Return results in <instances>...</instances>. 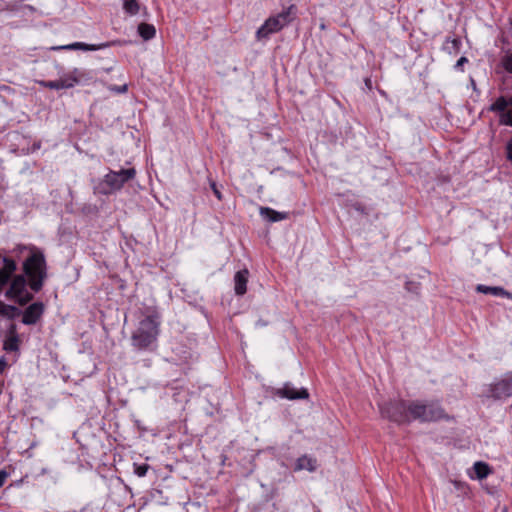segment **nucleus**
<instances>
[{
	"label": "nucleus",
	"instance_id": "obj_1",
	"mask_svg": "<svg viewBox=\"0 0 512 512\" xmlns=\"http://www.w3.org/2000/svg\"><path fill=\"white\" fill-rule=\"evenodd\" d=\"M160 314L153 310L139 322V326L132 334V345L139 350L148 349L156 342L159 335Z\"/></svg>",
	"mask_w": 512,
	"mask_h": 512
},
{
	"label": "nucleus",
	"instance_id": "obj_2",
	"mask_svg": "<svg viewBox=\"0 0 512 512\" xmlns=\"http://www.w3.org/2000/svg\"><path fill=\"white\" fill-rule=\"evenodd\" d=\"M23 271L29 279L31 290L39 292L47 278V264L44 253L33 247L31 254L23 263Z\"/></svg>",
	"mask_w": 512,
	"mask_h": 512
},
{
	"label": "nucleus",
	"instance_id": "obj_3",
	"mask_svg": "<svg viewBox=\"0 0 512 512\" xmlns=\"http://www.w3.org/2000/svg\"><path fill=\"white\" fill-rule=\"evenodd\" d=\"M410 415L412 421L434 422L446 418L444 409L434 401H410Z\"/></svg>",
	"mask_w": 512,
	"mask_h": 512
},
{
	"label": "nucleus",
	"instance_id": "obj_4",
	"mask_svg": "<svg viewBox=\"0 0 512 512\" xmlns=\"http://www.w3.org/2000/svg\"><path fill=\"white\" fill-rule=\"evenodd\" d=\"M410 401L399 399L381 404L379 406L381 416L397 424L411 423Z\"/></svg>",
	"mask_w": 512,
	"mask_h": 512
},
{
	"label": "nucleus",
	"instance_id": "obj_5",
	"mask_svg": "<svg viewBox=\"0 0 512 512\" xmlns=\"http://www.w3.org/2000/svg\"><path fill=\"white\" fill-rule=\"evenodd\" d=\"M136 170L134 168L121 169L120 171L109 170L99 184V193L109 195L119 191L125 183L134 179Z\"/></svg>",
	"mask_w": 512,
	"mask_h": 512
},
{
	"label": "nucleus",
	"instance_id": "obj_6",
	"mask_svg": "<svg viewBox=\"0 0 512 512\" xmlns=\"http://www.w3.org/2000/svg\"><path fill=\"white\" fill-rule=\"evenodd\" d=\"M294 6L291 5L286 11L279 13L277 16L268 18L265 23L257 30V38H267L270 34L280 31L288 23L291 22V12Z\"/></svg>",
	"mask_w": 512,
	"mask_h": 512
},
{
	"label": "nucleus",
	"instance_id": "obj_7",
	"mask_svg": "<svg viewBox=\"0 0 512 512\" xmlns=\"http://www.w3.org/2000/svg\"><path fill=\"white\" fill-rule=\"evenodd\" d=\"M512 396V371L505 373L489 385L487 397L501 400Z\"/></svg>",
	"mask_w": 512,
	"mask_h": 512
},
{
	"label": "nucleus",
	"instance_id": "obj_8",
	"mask_svg": "<svg viewBox=\"0 0 512 512\" xmlns=\"http://www.w3.org/2000/svg\"><path fill=\"white\" fill-rule=\"evenodd\" d=\"M17 264L12 258L0 256V292L16 271Z\"/></svg>",
	"mask_w": 512,
	"mask_h": 512
},
{
	"label": "nucleus",
	"instance_id": "obj_9",
	"mask_svg": "<svg viewBox=\"0 0 512 512\" xmlns=\"http://www.w3.org/2000/svg\"><path fill=\"white\" fill-rule=\"evenodd\" d=\"M275 395L289 400L307 399L309 397L307 389L301 388L297 390L289 383H286L282 388L276 389Z\"/></svg>",
	"mask_w": 512,
	"mask_h": 512
},
{
	"label": "nucleus",
	"instance_id": "obj_10",
	"mask_svg": "<svg viewBox=\"0 0 512 512\" xmlns=\"http://www.w3.org/2000/svg\"><path fill=\"white\" fill-rule=\"evenodd\" d=\"M44 312V305L41 302L32 303L23 313L22 323L25 325H34L41 318Z\"/></svg>",
	"mask_w": 512,
	"mask_h": 512
},
{
	"label": "nucleus",
	"instance_id": "obj_11",
	"mask_svg": "<svg viewBox=\"0 0 512 512\" xmlns=\"http://www.w3.org/2000/svg\"><path fill=\"white\" fill-rule=\"evenodd\" d=\"M113 44H114V42H106V43H101V44H98V45L86 44V43H83V42H74V43L68 44V45L52 47L51 49L52 50H62L63 49V50L96 51V50H99V49H103V48L109 47V46H111Z\"/></svg>",
	"mask_w": 512,
	"mask_h": 512
},
{
	"label": "nucleus",
	"instance_id": "obj_12",
	"mask_svg": "<svg viewBox=\"0 0 512 512\" xmlns=\"http://www.w3.org/2000/svg\"><path fill=\"white\" fill-rule=\"evenodd\" d=\"M26 284L27 281L24 275H16L13 278L9 289L6 291V297L11 299L19 297L24 293Z\"/></svg>",
	"mask_w": 512,
	"mask_h": 512
},
{
	"label": "nucleus",
	"instance_id": "obj_13",
	"mask_svg": "<svg viewBox=\"0 0 512 512\" xmlns=\"http://www.w3.org/2000/svg\"><path fill=\"white\" fill-rule=\"evenodd\" d=\"M69 77L73 83V87L79 84H89L93 81V75L90 71L74 68L70 73Z\"/></svg>",
	"mask_w": 512,
	"mask_h": 512
},
{
	"label": "nucleus",
	"instance_id": "obj_14",
	"mask_svg": "<svg viewBox=\"0 0 512 512\" xmlns=\"http://www.w3.org/2000/svg\"><path fill=\"white\" fill-rule=\"evenodd\" d=\"M248 276L249 271L247 269H243L236 272L234 276V290L237 295H244L246 293Z\"/></svg>",
	"mask_w": 512,
	"mask_h": 512
},
{
	"label": "nucleus",
	"instance_id": "obj_15",
	"mask_svg": "<svg viewBox=\"0 0 512 512\" xmlns=\"http://www.w3.org/2000/svg\"><path fill=\"white\" fill-rule=\"evenodd\" d=\"M318 467V463L316 458L308 456V455H302L296 460L294 470L295 471H301V470H307L309 472H314Z\"/></svg>",
	"mask_w": 512,
	"mask_h": 512
},
{
	"label": "nucleus",
	"instance_id": "obj_16",
	"mask_svg": "<svg viewBox=\"0 0 512 512\" xmlns=\"http://www.w3.org/2000/svg\"><path fill=\"white\" fill-rule=\"evenodd\" d=\"M40 84L49 89H69L73 87V83L70 80L69 74L65 77L54 81H41Z\"/></svg>",
	"mask_w": 512,
	"mask_h": 512
},
{
	"label": "nucleus",
	"instance_id": "obj_17",
	"mask_svg": "<svg viewBox=\"0 0 512 512\" xmlns=\"http://www.w3.org/2000/svg\"><path fill=\"white\" fill-rule=\"evenodd\" d=\"M476 290H477V292H480V293H483V294H491V295H494V296H502V297H507V298H511L512 299V294L510 292L506 291L502 287L486 286V285L479 284L476 287Z\"/></svg>",
	"mask_w": 512,
	"mask_h": 512
},
{
	"label": "nucleus",
	"instance_id": "obj_18",
	"mask_svg": "<svg viewBox=\"0 0 512 512\" xmlns=\"http://www.w3.org/2000/svg\"><path fill=\"white\" fill-rule=\"evenodd\" d=\"M260 215L269 220L270 222H278L287 219L289 214L286 212L275 211L269 207H261Z\"/></svg>",
	"mask_w": 512,
	"mask_h": 512
},
{
	"label": "nucleus",
	"instance_id": "obj_19",
	"mask_svg": "<svg viewBox=\"0 0 512 512\" xmlns=\"http://www.w3.org/2000/svg\"><path fill=\"white\" fill-rule=\"evenodd\" d=\"M11 336L4 342L3 349L8 352H15L19 350V337L16 334V326L13 324L10 327Z\"/></svg>",
	"mask_w": 512,
	"mask_h": 512
},
{
	"label": "nucleus",
	"instance_id": "obj_20",
	"mask_svg": "<svg viewBox=\"0 0 512 512\" xmlns=\"http://www.w3.org/2000/svg\"><path fill=\"white\" fill-rule=\"evenodd\" d=\"M474 471L476 474V477L480 480L485 479L488 477L489 474H491L492 470L490 466L482 461H478L474 464Z\"/></svg>",
	"mask_w": 512,
	"mask_h": 512
},
{
	"label": "nucleus",
	"instance_id": "obj_21",
	"mask_svg": "<svg viewBox=\"0 0 512 512\" xmlns=\"http://www.w3.org/2000/svg\"><path fill=\"white\" fill-rule=\"evenodd\" d=\"M138 33L144 40H150L155 36L156 30L152 24L141 23L138 26Z\"/></svg>",
	"mask_w": 512,
	"mask_h": 512
},
{
	"label": "nucleus",
	"instance_id": "obj_22",
	"mask_svg": "<svg viewBox=\"0 0 512 512\" xmlns=\"http://www.w3.org/2000/svg\"><path fill=\"white\" fill-rule=\"evenodd\" d=\"M20 314V310L13 305H7L0 300V315L13 319L15 316Z\"/></svg>",
	"mask_w": 512,
	"mask_h": 512
},
{
	"label": "nucleus",
	"instance_id": "obj_23",
	"mask_svg": "<svg viewBox=\"0 0 512 512\" xmlns=\"http://www.w3.org/2000/svg\"><path fill=\"white\" fill-rule=\"evenodd\" d=\"M508 105H510L509 100H507L504 96H500L492 105H490L489 111L504 112Z\"/></svg>",
	"mask_w": 512,
	"mask_h": 512
},
{
	"label": "nucleus",
	"instance_id": "obj_24",
	"mask_svg": "<svg viewBox=\"0 0 512 512\" xmlns=\"http://www.w3.org/2000/svg\"><path fill=\"white\" fill-rule=\"evenodd\" d=\"M124 9L130 15H136L139 12V3L137 0H124Z\"/></svg>",
	"mask_w": 512,
	"mask_h": 512
},
{
	"label": "nucleus",
	"instance_id": "obj_25",
	"mask_svg": "<svg viewBox=\"0 0 512 512\" xmlns=\"http://www.w3.org/2000/svg\"><path fill=\"white\" fill-rule=\"evenodd\" d=\"M502 65L504 67V69L512 74V52L511 53H508L506 54L503 58H502Z\"/></svg>",
	"mask_w": 512,
	"mask_h": 512
},
{
	"label": "nucleus",
	"instance_id": "obj_26",
	"mask_svg": "<svg viewBox=\"0 0 512 512\" xmlns=\"http://www.w3.org/2000/svg\"><path fill=\"white\" fill-rule=\"evenodd\" d=\"M511 120H512V111L511 110H509V111L505 110L504 112H501L500 121H499L501 125L510 126Z\"/></svg>",
	"mask_w": 512,
	"mask_h": 512
},
{
	"label": "nucleus",
	"instance_id": "obj_27",
	"mask_svg": "<svg viewBox=\"0 0 512 512\" xmlns=\"http://www.w3.org/2000/svg\"><path fill=\"white\" fill-rule=\"evenodd\" d=\"M18 298V303L20 305H25L26 303L30 302L33 299V295L29 292H25L24 294H21Z\"/></svg>",
	"mask_w": 512,
	"mask_h": 512
},
{
	"label": "nucleus",
	"instance_id": "obj_28",
	"mask_svg": "<svg viewBox=\"0 0 512 512\" xmlns=\"http://www.w3.org/2000/svg\"><path fill=\"white\" fill-rule=\"evenodd\" d=\"M149 466L147 464L137 465L135 467V474L139 477H144L148 471Z\"/></svg>",
	"mask_w": 512,
	"mask_h": 512
},
{
	"label": "nucleus",
	"instance_id": "obj_29",
	"mask_svg": "<svg viewBox=\"0 0 512 512\" xmlns=\"http://www.w3.org/2000/svg\"><path fill=\"white\" fill-rule=\"evenodd\" d=\"M109 89L111 91H114V92L118 93V94H122V93L127 92L128 86H127V84H124V85H121V86H111Z\"/></svg>",
	"mask_w": 512,
	"mask_h": 512
},
{
	"label": "nucleus",
	"instance_id": "obj_30",
	"mask_svg": "<svg viewBox=\"0 0 512 512\" xmlns=\"http://www.w3.org/2000/svg\"><path fill=\"white\" fill-rule=\"evenodd\" d=\"M506 158L512 163V138L506 144Z\"/></svg>",
	"mask_w": 512,
	"mask_h": 512
},
{
	"label": "nucleus",
	"instance_id": "obj_31",
	"mask_svg": "<svg viewBox=\"0 0 512 512\" xmlns=\"http://www.w3.org/2000/svg\"><path fill=\"white\" fill-rule=\"evenodd\" d=\"M210 186H211V189H212L214 195L217 197V199L222 200V194H221L220 190L218 189L216 183L214 181H212L210 183Z\"/></svg>",
	"mask_w": 512,
	"mask_h": 512
},
{
	"label": "nucleus",
	"instance_id": "obj_32",
	"mask_svg": "<svg viewBox=\"0 0 512 512\" xmlns=\"http://www.w3.org/2000/svg\"><path fill=\"white\" fill-rule=\"evenodd\" d=\"M468 63V59L465 56H462L456 62L454 68L457 70H462L464 64Z\"/></svg>",
	"mask_w": 512,
	"mask_h": 512
},
{
	"label": "nucleus",
	"instance_id": "obj_33",
	"mask_svg": "<svg viewBox=\"0 0 512 512\" xmlns=\"http://www.w3.org/2000/svg\"><path fill=\"white\" fill-rule=\"evenodd\" d=\"M8 474L4 470H0V487L3 486Z\"/></svg>",
	"mask_w": 512,
	"mask_h": 512
},
{
	"label": "nucleus",
	"instance_id": "obj_34",
	"mask_svg": "<svg viewBox=\"0 0 512 512\" xmlns=\"http://www.w3.org/2000/svg\"><path fill=\"white\" fill-rule=\"evenodd\" d=\"M7 362L4 357L0 358V373L6 368Z\"/></svg>",
	"mask_w": 512,
	"mask_h": 512
},
{
	"label": "nucleus",
	"instance_id": "obj_35",
	"mask_svg": "<svg viewBox=\"0 0 512 512\" xmlns=\"http://www.w3.org/2000/svg\"><path fill=\"white\" fill-rule=\"evenodd\" d=\"M452 43H453L454 47H457L460 44V41L458 39H453Z\"/></svg>",
	"mask_w": 512,
	"mask_h": 512
},
{
	"label": "nucleus",
	"instance_id": "obj_36",
	"mask_svg": "<svg viewBox=\"0 0 512 512\" xmlns=\"http://www.w3.org/2000/svg\"><path fill=\"white\" fill-rule=\"evenodd\" d=\"M471 87H473L474 90L476 89V84L473 79H471Z\"/></svg>",
	"mask_w": 512,
	"mask_h": 512
},
{
	"label": "nucleus",
	"instance_id": "obj_37",
	"mask_svg": "<svg viewBox=\"0 0 512 512\" xmlns=\"http://www.w3.org/2000/svg\"><path fill=\"white\" fill-rule=\"evenodd\" d=\"M111 70H112V67L104 69V71L107 72V73L110 72Z\"/></svg>",
	"mask_w": 512,
	"mask_h": 512
},
{
	"label": "nucleus",
	"instance_id": "obj_38",
	"mask_svg": "<svg viewBox=\"0 0 512 512\" xmlns=\"http://www.w3.org/2000/svg\"><path fill=\"white\" fill-rule=\"evenodd\" d=\"M509 104L512 106V96L509 98Z\"/></svg>",
	"mask_w": 512,
	"mask_h": 512
}]
</instances>
